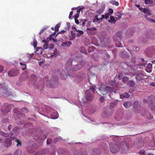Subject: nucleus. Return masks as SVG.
Masks as SVG:
<instances>
[{
  "label": "nucleus",
  "mask_w": 155,
  "mask_h": 155,
  "mask_svg": "<svg viewBox=\"0 0 155 155\" xmlns=\"http://www.w3.org/2000/svg\"><path fill=\"white\" fill-rule=\"evenodd\" d=\"M110 151L113 153H116L120 150L119 146L117 144L112 143L110 144Z\"/></svg>",
  "instance_id": "f257e3e1"
},
{
  "label": "nucleus",
  "mask_w": 155,
  "mask_h": 155,
  "mask_svg": "<svg viewBox=\"0 0 155 155\" xmlns=\"http://www.w3.org/2000/svg\"><path fill=\"white\" fill-rule=\"evenodd\" d=\"M127 84L130 87H133L135 86V84L133 81L130 80L127 82Z\"/></svg>",
  "instance_id": "dca6fc26"
},
{
  "label": "nucleus",
  "mask_w": 155,
  "mask_h": 155,
  "mask_svg": "<svg viewBox=\"0 0 155 155\" xmlns=\"http://www.w3.org/2000/svg\"><path fill=\"white\" fill-rule=\"evenodd\" d=\"M11 109L10 106L9 105H7L4 109H2L1 112L3 113H7L10 111Z\"/></svg>",
  "instance_id": "9b49d317"
},
{
  "label": "nucleus",
  "mask_w": 155,
  "mask_h": 155,
  "mask_svg": "<svg viewBox=\"0 0 155 155\" xmlns=\"http://www.w3.org/2000/svg\"><path fill=\"white\" fill-rule=\"evenodd\" d=\"M144 1L145 3L146 4H149L150 3L151 5H155V0L152 1V2L153 3V4L151 3V0H144Z\"/></svg>",
  "instance_id": "aec40b11"
},
{
  "label": "nucleus",
  "mask_w": 155,
  "mask_h": 155,
  "mask_svg": "<svg viewBox=\"0 0 155 155\" xmlns=\"http://www.w3.org/2000/svg\"><path fill=\"white\" fill-rule=\"evenodd\" d=\"M122 37V32L121 31L118 32L113 37L114 40L115 41L120 40Z\"/></svg>",
  "instance_id": "20e7f679"
},
{
  "label": "nucleus",
  "mask_w": 155,
  "mask_h": 155,
  "mask_svg": "<svg viewBox=\"0 0 155 155\" xmlns=\"http://www.w3.org/2000/svg\"><path fill=\"white\" fill-rule=\"evenodd\" d=\"M51 35L49 37V38H50V40H52L54 42H57V41H56V40H55L54 38H52L51 37Z\"/></svg>",
  "instance_id": "4d7b16f0"
},
{
  "label": "nucleus",
  "mask_w": 155,
  "mask_h": 155,
  "mask_svg": "<svg viewBox=\"0 0 155 155\" xmlns=\"http://www.w3.org/2000/svg\"><path fill=\"white\" fill-rule=\"evenodd\" d=\"M54 114L55 115V117H52L53 118L56 119V118H58V114L57 113L54 112L52 114V115H53Z\"/></svg>",
  "instance_id": "58836bf2"
},
{
  "label": "nucleus",
  "mask_w": 155,
  "mask_h": 155,
  "mask_svg": "<svg viewBox=\"0 0 155 155\" xmlns=\"http://www.w3.org/2000/svg\"><path fill=\"white\" fill-rule=\"evenodd\" d=\"M133 110L136 113H138L140 109V105L138 101H135L133 103Z\"/></svg>",
  "instance_id": "7ed1b4c3"
},
{
  "label": "nucleus",
  "mask_w": 155,
  "mask_h": 155,
  "mask_svg": "<svg viewBox=\"0 0 155 155\" xmlns=\"http://www.w3.org/2000/svg\"><path fill=\"white\" fill-rule=\"evenodd\" d=\"M144 17L145 18L149 21L155 22V21L153 19L150 18H149L147 16V15H144Z\"/></svg>",
  "instance_id": "b1692460"
},
{
  "label": "nucleus",
  "mask_w": 155,
  "mask_h": 155,
  "mask_svg": "<svg viewBox=\"0 0 155 155\" xmlns=\"http://www.w3.org/2000/svg\"><path fill=\"white\" fill-rule=\"evenodd\" d=\"M71 35L72 36H73L74 37H75V33L73 32V31H71Z\"/></svg>",
  "instance_id": "864d4df0"
},
{
  "label": "nucleus",
  "mask_w": 155,
  "mask_h": 155,
  "mask_svg": "<svg viewBox=\"0 0 155 155\" xmlns=\"http://www.w3.org/2000/svg\"><path fill=\"white\" fill-rule=\"evenodd\" d=\"M21 152L20 149H18L15 151L14 153V155H20L21 154Z\"/></svg>",
  "instance_id": "a878e982"
},
{
  "label": "nucleus",
  "mask_w": 155,
  "mask_h": 155,
  "mask_svg": "<svg viewBox=\"0 0 155 155\" xmlns=\"http://www.w3.org/2000/svg\"><path fill=\"white\" fill-rule=\"evenodd\" d=\"M132 105V103L130 101H127L126 102H124L123 105L124 107L126 108H129Z\"/></svg>",
  "instance_id": "f8f14e48"
},
{
  "label": "nucleus",
  "mask_w": 155,
  "mask_h": 155,
  "mask_svg": "<svg viewBox=\"0 0 155 155\" xmlns=\"http://www.w3.org/2000/svg\"><path fill=\"white\" fill-rule=\"evenodd\" d=\"M110 3L113 5H115L116 6H118L119 5V3L114 0H111L110 1Z\"/></svg>",
  "instance_id": "cd10ccee"
},
{
  "label": "nucleus",
  "mask_w": 155,
  "mask_h": 155,
  "mask_svg": "<svg viewBox=\"0 0 155 155\" xmlns=\"http://www.w3.org/2000/svg\"><path fill=\"white\" fill-rule=\"evenodd\" d=\"M19 74V72L18 70L12 69L9 71L8 72V75L10 77L16 76Z\"/></svg>",
  "instance_id": "39448f33"
},
{
  "label": "nucleus",
  "mask_w": 155,
  "mask_h": 155,
  "mask_svg": "<svg viewBox=\"0 0 155 155\" xmlns=\"http://www.w3.org/2000/svg\"><path fill=\"white\" fill-rule=\"evenodd\" d=\"M87 21V20L86 19H85L82 23V26H85L86 22Z\"/></svg>",
  "instance_id": "3c124183"
},
{
  "label": "nucleus",
  "mask_w": 155,
  "mask_h": 155,
  "mask_svg": "<svg viewBox=\"0 0 155 155\" xmlns=\"http://www.w3.org/2000/svg\"><path fill=\"white\" fill-rule=\"evenodd\" d=\"M72 44V42L71 41H66L63 42L61 44V45L62 46H66L67 47H69Z\"/></svg>",
  "instance_id": "2eb2a0df"
},
{
  "label": "nucleus",
  "mask_w": 155,
  "mask_h": 155,
  "mask_svg": "<svg viewBox=\"0 0 155 155\" xmlns=\"http://www.w3.org/2000/svg\"><path fill=\"white\" fill-rule=\"evenodd\" d=\"M1 134L2 136L5 137H8L9 136V134H8L5 133L3 132Z\"/></svg>",
  "instance_id": "c03bdc74"
},
{
  "label": "nucleus",
  "mask_w": 155,
  "mask_h": 155,
  "mask_svg": "<svg viewBox=\"0 0 155 155\" xmlns=\"http://www.w3.org/2000/svg\"><path fill=\"white\" fill-rule=\"evenodd\" d=\"M146 68V71L148 72H150L152 71V64L151 63L148 64L147 65Z\"/></svg>",
  "instance_id": "ddd939ff"
},
{
  "label": "nucleus",
  "mask_w": 155,
  "mask_h": 155,
  "mask_svg": "<svg viewBox=\"0 0 155 155\" xmlns=\"http://www.w3.org/2000/svg\"><path fill=\"white\" fill-rule=\"evenodd\" d=\"M145 151L143 150H140L139 152V153L141 155H143L145 154Z\"/></svg>",
  "instance_id": "a18cd8bd"
},
{
  "label": "nucleus",
  "mask_w": 155,
  "mask_h": 155,
  "mask_svg": "<svg viewBox=\"0 0 155 155\" xmlns=\"http://www.w3.org/2000/svg\"><path fill=\"white\" fill-rule=\"evenodd\" d=\"M75 23L77 24H79V21L77 19H74Z\"/></svg>",
  "instance_id": "13d9d810"
},
{
  "label": "nucleus",
  "mask_w": 155,
  "mask_h": 155,
  "mask_svg": "<svg viewBox=\"0 0 155 155\" xmlns=\"http://www.w3.org/2000/svg\"><path fill=\"white\" fill-rule=\"evenodd\" d=\"M116 83V81L115 80L110 81L108 82V84L110 86H114Z\"/></svg>",
  "instance_id": "393cba45"
},
{
  "label": "nucleus",
  "mask_w": 155,
  "mask_h": 155,
  "mask_svg": "<svg viewBox=\"0 0 155 155\" xmlns=\"http://www.w3.org/2000/svg\"><path fill=\"white\" fill-rule=\"evenodd\" d=\"M48 43H44V45L43 46V49H46L48 48Z\"/></svg>",
  "instance_id": "37998d69"
},
{
  "label": "nucleus",
  "mask_w": 155,
  "mask_h": 155,
  "mask_svg": "<svg viewBox=\"0 0 155 155\" xmlns=\"http://www.w3.org/2000/svg\"><path fill=\"white\" fill-rule=\"evenodd\" d=\"M12 127V125H9L8 127V130H10Z\"/></svg>",
  "instance_id": "6e6d98bb"
},
{
  "label": "nucleus",
  "mask_w": 155,
  "mask_h": 155,
  "mask_svg": "<svg viewBox=\"0 0 155 155\" xmlns=\"http://www.w3.org/2000/svg\"><path fill=\"white\" fill-rule=\"evenodd\" d=\"M93 95L91 94V91L87 90L85 92V97L87 100H91L93 97Z\"/></svg>",
  "instance_id": "6e6552de"
},
{
  "label": "nucleus",
  "mask_w": 155,
  "mask_h": 155,
  "mask_svg": "<svg viewBox=\"0 0 155 155\" xmlns=\"http://www.w3.org/2000/svg\"><path fill=\"white\" fill-rule=\"evenodd\" d=\"M121 58H128L130 57L129 54H127L125 51L121 52L119 54Z\"/></svg>",
  "instance_id": "9d476101"
},
{
  "label": "nucleus",
  "mask_w": 155,
  "mask_h": 155,
  "mask_svg": "<svg viewBox=\"0 0 155 155\" xmlns=\"http://www.w3.org/2000/svg\"><path fill=\"white\" fill-rule=\"evenodd\" d=\"M82 9V8H81L77 11V13L74 16V19H77L79 17L80 12Z\"/></svg>",
  "instance_id": "4be33fe9"
},
{
  "label": "nucleus",
  "mask_w": 155,
  "mask_h": 155,
  "mask_svg": "<svg viewBox=\"0 0 155 155\" xmlns=\"http://www.w3.org/2000/svg\"><path fill=\"white\" fill-rule=\"evenodd\" d=\"M129 80V78L126 76L122 78V81L124 82V83H126L128 80Z\"/></svg>",
  "instance_id": "473e14b6"
},
{
  "label": "nucleus",
  "mask_w": 155,
  "mask_h": 155,
  "mask_svg": "<svg viewBox=\"0 0 155 155\" xmlns=\"http://www.w3.org/2000/svg\"><path fill=\"white\" fill-rule=\"evenodd\" d=\"M78 33L76 34V36L77 37H79L81 35L84 34V32L82 31L78 30L77 31Z\"/></svg>",
  "instance_id": "412c9836"
},
{
  "label": "nucleus",
  "mask_w": 155,
  "mask_h": 155,
  "mask_svg": "<svg viewBox=\"0 0 155 155\" xmlns=\"http://www.w3.org/2000/svg\"><path fill=\"white\" fill-rule=\"evenodd\" d=\"M15 142L17 143V144L16 146H18L19 145L20 146H21V141L17 139L16 138H15Z\"/></svg>",
  "instance_id": "c9c22d12"
},
{
  "label": "nucleus",
  "mask_w": 155,
  "mask_h": 155,
  "mask_svg": "<svg viewBox=\"0 0 155 155\" xmlns=\"http://www.w3.org/2000/svg\"><path fill=\"white\" fill-rule=\"evenodd\" d=\"M51 82H53V83L54 82H58V79L57 77L56 76H52L51 78Z\"/></svg>",
  "instance_id": "6ab92c4d"
},
{
  "label": "nucleus",
  "mask_w": 155,
  "mask_h": 155,
  "mask_svg": "<svg viewBox=\"0 0 155 155\" xmlns=\"http://www.w3.org/2000/svg\"><path fill=\"white\" fill-rule=\"evenodd\" d=\"M71 29L73 31H78L77 28H76V27H72L71 28Z\"/></svg>",
  "instance_id": "5fc2aeb1"
},
{
  "label": "nucleus",
  "mask_w": 155,
  "mask_h": 155,
  "mask_svg": "<svg viewBox=\"0 0 155 155\" xmlns=\"http://www.w3.org/2000/svg\"><path fill=\"white\" fill-rule=\"evenodd\" d=\"M48 155H55V153L54 152H52V153H49Z\"/></svg>",
  "instance_id": "774afa93"
},
{
  "label": "nucleus",
  "mask_w": 155,
  "mask_h": 155,
  "mask_svg": "<svg viewBox=\"0 0 155 155\" xmlns=\"http://www.w3.org/2000/svg\"><path fill=\"white\" fill-rule=\"evenodd\" d=\"M150 86H155V82L151 83L150 84Z\"/></svg>",
  "instance_id": "680f3d73"
},
{
  "label": "nucleus",
  "mask_w": 155,
  "mask_h": 155,
  "mask_svg": "<svg viewBox=\"0 0 155 155\" xmlns=\"http://www.w3.org/2000/svg\"><path fill=\"white\" fill-rule=\"evenodd\" d=\"M52 142V139L50 138H48L47 140V144H49L51 143Z\"/></svg>",
  "instance_id": "a19ab883"
},
{
  "label": "nucleus",
  "mask_w": 155,
  "mask_h": 155,
  "mask_svg": "<svg viewBox=\"0 0 155 155\" xmlns=\"http://www.w3.org/2000/svg\"><path fill=\"white\" fill-rule=\"evenodd\" d=\"M141 114L142 116H146L147 118L149 120H151L153 118V116L147 111H145L144 110L141 112Z\"/></svg>",
  "instance_id": "423d86ee"
},
{
  "label": "nucleus",
  "mask_w": 155,
  "mask_h": 155,
  "mask_svg": "<svg viewBox=\"0 0 155 155\" xmlns=\"http://www.w3.org/2000/svg\"><path fill=\"white\" fill-rule=\"evenodd\" d=\"M135 75L136 79L139 81L145 78L144 77L145 76L144 72L142 71L137 72Z\"/></svg>",
  "instance_id": "f03ea898"
},
{
  "label": "nucleus",
  "mask_w": 155,
  "mask_h": 155,
  "mask_svg": "<svg viewBox=\"0 0 155 155\" xmlns=\"http://www.w3.org/2000/svg\"><path fill=\"white\" fill-rule=\"evenodd\" d=\"M100 101L101 102H103L104 101V97H101L100 98Z\"/></svg>",
  "instance_id": "603ef678"
},
{
  "label": "nucleus",
  "mask_w": 155,
  "mask_h": 155,
  "mask_svg": "<svg viewBox=\"0 0 155 155\" xmlns=\"http://www.w3.org/2000/svg\"><path fill=\"white\" fill-rule=\"evenodd\" d=\"M117 17H115L117 19H120V18H121V16L120 15H117Z\"/></svg>",
  "instance_id": "bf43d9fd"
},
{
  "label": "nucleus",
  "mask_w": 155,
  "mask_h": 155,
  "mask_svg": "<svg viewBox=\"0 0 155 155\" xmlns=\"http://www.w3.org/2000/svg\"><path fill=\"white\" fill-rule=\"evenodd\" d=\"M68 75L67 69L65 68L62 71L61 73L60 77L61 79L63 80L66 79Z\"/></svg>",
  "instance_id": "0eeeda50"
},
{
  "label": "nucleus",
  "mask_w": 155,
  "mask_h": 155,
  "mask_svg": "<svg viewBox=\"0 0 155 155\" xmlns=\"http://www.w3.org/2000/svg\"><path fill=\"white\" fill-rule=\"evenodd\" d=\"M82 67V66L81 65V64H80L78 65H76L75 66V68H76V69L77 70H80L81 68Z\"/></svg>",
  "instance_id": "e433bc0d"
},
{
  "label": "nucleus",
  "mask_w": 155,
  "mask_h": 155,
  "mask_svg": "<svg viewBox=\"0 0 155 155\" xmlns=\"http://www.w3.org/2000/svg\"><path fill=\"white\" fill-rule=\"evenodd\" d=\"M110 20H109L108 21L111 23L115 24L116 20L115 19L114 17L111 15L110 16Z\"/></svg>",
  "instance_id": "f3484780"
},
{
  "label": "nucleus",
  "mask_w": 155,
  "mask_h": 155,
  "mask_svg": "<svg viewBox=\"0 0 155 155\" xmlns=\"http://www.w3.org/2000/svg\"><path fill=\"white\" fill-rule=\"evenodd\" d=\"M20 64L21 65H22V70H25L26 69V65L25 64H24L21 62H20Z\"/></svg>",
  "instance_id": "c756f323"
},
{
  "label": "nucleus",
  "mask_w": 155,
  "mask_h": 155,
  "mask_svg": "<svg viewBox=\"0 0 155 155\" xmlns=\"http://www.w3.org/2000/svg\"><path fill=\"white\" fill-rule=\"evenodd\" d=\"M37 45V42L36 40H34L33 41V46L34 48L36 47Z\"/></svg>",
  "instance_id": "8fccbe9b"
},
{
  "label": "nucleus",
  "mask_w": 155,
  "mask_h": 155,
  "mask_svg": "<svg viewBox=\"0 0 155 155\" xmlns=\"http://www.w3.org/2000/svg\"><path fill=\"white\" fill-rule=\"evenodd\" d=\"M149 108L152 110H154L155 109V100L154 98H152L150 102L148 103Z\"/></svg>",
  "instance_id": "1a4fd4ad"
},
{
  "label": "nucleus",
  "mask_w": 155,
  "mask_h": 155,
  "mask_svg": "<svg viewBox=\"0 0 155 155\" xmlns=\"http://www.w3.org/2000/svg\"><path fill=\"white\" fill-rule=\"evenodd\" d=\"M66 32L65 31H64V30H62L61 31H60L58 33V34H63L64 33V32Z\"/></svg>",
  "instance_id": "e2e57ef3"
},
{
  "label": "nucleus",
  "mask_w": 155,
  "mask_h": 155,
  "mask_svg": "<svg viewBox=\"0 0 155 155\" xmlns=\"http://www.w3.org/2000/svg\"><path fill=\"white\" fill-rule=\"evenodd\" d=\"M5 122V123L7 122V123H8V120L7 118H5L3 120Z\"/></svg>",
  "instance_id": "0e129e2a"
},
{
  "label": "nucleus",
  "mask_w": 155,
  "mask_h": 155,
  "mask_svg": "<svg viewBox=\"0 0 155 155\" xmlns=\"http://www.w3.org/2000/svg\"><path fill=\"white\" fill-rule=\"evenodd\" d=\"M110 15L109 13H107L105 14L104 15H101V17L100 18V20H101L102 19L104 18L106 19H107L108 18Z\"/></svg>",
  "instance_id": "a211bd4d"
},
{
  "label": "nucleus",
  "mask_w": 155,
  "mask_h": 155,
  "mask_svg": "<svg viewBox=\"0 0 155 155\" xmlns=\"http://www.w3.org/2000/svg\"><path fill=\"white\" fill-rule=\"evenodd\" d=\"M134 49V50H135L136 51H137L139 50V48L138 47H136Z\"/></svg>",
  "instance_id": "69168bd1"
},
{
  "label": "nucleus",
  "mask_w": 155,
  "mask_h": 155,
  "mask_svg": "<svg viewBox=\"0 0 155 155\" xmlns=\"http://www.w3.org/2000/svg\"><path fill=\"white\" fill-rule=\"evenodd\" d=\"M72 63V61L71 59H69L68 62L66 64V66H68V64L71 65Z\"/></svg>",
  "instance_id": "49530a36"
},
{
  "label": "nucleus",
  "mask_w": 155,
  "mask_h": 155,
  "mask_svg": "<svg viewBox=\"0 0 155 155\" xmlns=\"http://www.w3.org/2000/svg\"><path fill=\"white\" fill-rule=\"evenodd\" d=\"M122 75L121 74H119L118 75V78L119 80L121 79L122 78Z\"/></svg>",
  "instance_id": "052dcab7"
},
{
  "label": "nucleus",
  "mask_w": 155,
  "mask_h": 155,
  "mask_svg": "<svg viewBox=\"0 0 155 155\" xmlns=\"http://www.w3.org/2000/svg\"><path fill=\"white\" fill-rule=\"evenodd\" d=\"M116 42V45L117 47H121L122 46L120 42L118 41H115Z\"/></svg>",
  "instance_id": "bb28decb"
},
{
  "label": "nucleus",
  "mask_w": 155,
  "mask_h": 155,
  "mask_svg": "<svg viewBox=\"0 0 155 155\" xmlns=\"http://www.w3.org/2000/svg\"><path fill=\"white\" fill-rule=\"evenodd\" d=\"M108 11L110 15L112 14L113 13V10L111 8H109Z\"/></svg>",
  "instance_id": "de8ad7c7"
},
{
  "label": "nucleus",
  "mask_w": 155,
  "mask_h": 155,
  "mask_svg": "<svg viewBox=\"0 0 155 155\" xmlns=\"http://www.w3.org/2000/svg\"><path fill=\"white\" fill-rule=\"evenodd\" d=\"M129 96V94L127 92L124 93L122 95L120 96V97H123L124 98H128Z\"/></svg>",
  "instance_id": "5701e85b"
},
{
  "label": "nucleus",
  "mask_w": 155,
  "mask_h": 155,
  "mask_svg": "<svg viewBox=\"0 0 155 155\" xmlns=\"http://www.w3.org/2000/svg\"><path fill=\"white\" fill-rule=\"evenodd\" d=\"M22 77L23 79H26L28 77V74L27 73L25 72L22 75Z\"/></svg>",
  "instance_id": "c85d7f7f"
},
{
  "label": "nucleus",
  "mask_w": 155,
  "mask_h": 155,
  "mask_svg": "<svg viewBox=\"0 0 155 155\" xmlns=\"http://www.w3.org/2000/svg\"><path fill=\"white\" fill-rule=\"evenodd\" d=\"M110 87L109 86L106 87L104 88V90L106 92V93L105 94H103L104 95L107 93L108 92V91L110 90Z\"/></svg>",
  "instance_id": "2f4dec72"
},
{
  "label": "nucleus",
  "mask_w": 155,
  "mask_h": 155,
  "mask_svg": "<svg viewBox=\"0 0 155 155\" xmlns=\"http://www.w3.org/2000/svg\"><path fill=\"white\" fill-rule=\"evenodd\" d=\"M103 10L102 9H100L98 11H97L96 12V13L97 14V15H98H98H100L101 14H102V12H103Z\"/></svg>",
  "instance_id": "f704fd0d"
},
{
  "label": "nucleus",
  "mask_w": 155,
  "mask_h": 155,
  "mask_svg": "<svg viewBox=\"0 0 155 155\" xmlns=\"http://www.w3.org/2000/svg\"><path fill=\"white\" fill-rule=\"evenodd\" d=\"M142 12L145 14V15H147V16L150 15H151V12H150L149 10L147 8H144V9H143V10L142 11Z\"/></svg>",
  "instance_id": "4468645a"
},
{
  "label": "nucleus",
  "mask_w": 155,
  "mask_h": 155,
  "mask_svg": "<svg viewBox=\"0 0 155 155\" xmlns=\"http://www.w3.org/2000/svg\"><path fill=\"white\" fill-rule=\"evenodd\" d=\"M98 15H96L95 16V18L93 20V22H96L98 21L99 20H101L100 18H98Z\"/></svg>",
  "instance_id": "7c9ffc66"
},
{
  "label": "nucleus",
  "mask_w": 155,
  "mask_h": 155,
  "mask_svg": "<svg viewBox=\"0 0 155 155\" xmlns=\"http://www.w3.org/2000/svg\"><path fill=\"white\" fill-rule=\"evenodd\" d=\"M54 46L53 45H51V47H49V48L51 50V49H53L54 48Z\"/></svg>",
  "instance_id": "338daca9"
},
{
  "label": "nucleus",
  "mask_w": 155,
  "mask_h": 155,
  "mask_svg": "<svg viewBox=\"0 0 155 155\" xmlns=\"http://www.w3.org/2000/svg\"><path fill=\"white\" fill-rule=\"evenodd\" d=\"M144 143L142 141H139L138 143V145L139 147H141L143 146Z\"/></svg>",
  "instance_id": "79ce46f5"
},
{
  "label": "nucleus",
  "mask_w": 155,
  "mask_h": 155,
  "mask_svg": "<svg viewBox=\"0 0 155 155\" xmlns=\"http://www.w3.org/2000/svg\"><path fill=\"white\" fill-rule=\"evenodd\" d=\"M4 66L1 65H0V73L2 72L3 71Z\"/></svg>",
  "instance_id": "09e8293b"
},
{
  "label": "nucleus",
  "mask_w": 155,
  "mask_h": 155,
  "mask_svg": "<svg viewBox=\"0 0 155 155\" xmlns=\"http://www.w3.org/2000/svg\"><path fill=\"white\" fill-rule=\"evenodd\" d=\"M60 27V25L59 24H57L56 25L55 27V32L58 31V30L59 28Z\"/></svg>",
  "instance_id": "ea45409f"
},
{
  "label": "nucleus",
  "mask_w": 155,
  "mask_h": 155,
  "mask_svg": "<svg viewBox=\"0 0 155 155\" xmlns=\"http://www.w3.org/2000/svg\"><path fill=\"white\" fill-rule=\"evenodd\" d=\"M5 142L6 143H8L9 145H10L12 143L11 139L9 138H6Z\"/></svg>",
  "instance_id": "72a5a7b5"
},
{
  "label": "nucleus",
  "mask_w": 155,
  "mask_h": 155,
  "mask_svg": "<svg viewBox=\"0 0 155 155\" xmlns=\"http://www.w3.org/2000/svg\"><path fill=\"white\" fill-rule=\"evenodd\" d=\"M21 111L25 113L28 112V109L25 107H23L21 109Z\"/></svg>",
  "instance_id": "4c0bfd02"
}]
</instances>
